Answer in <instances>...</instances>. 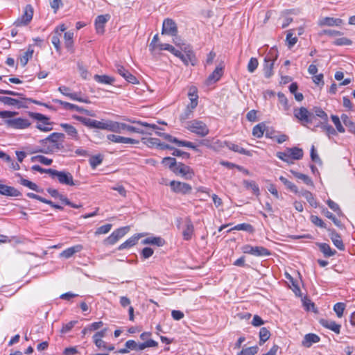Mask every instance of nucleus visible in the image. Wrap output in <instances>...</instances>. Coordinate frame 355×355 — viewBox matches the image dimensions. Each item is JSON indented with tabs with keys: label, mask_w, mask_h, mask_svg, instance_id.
<instances>
[{
	"label": "nucleus",
	"mask_w": 355,
	"mask_h": 355,
	"mask_svg": "<svg viewBox=\"0 0 355 355\" xmlns=\"http://www.w3.org/2000/svg\"><path fill=\"white\" fill-rule=\"evenodd\" d=\"M223 74V66L220 65L216 67L215 70L207 78V85H211L216 83L220 80Z\"/></svg>",
	"instance_id": "nucleus-20"
},
{
	"label": "nucleus",
	"mask_w": 355,
	"mask_h": 355,
	"mask_svg": "<svg viewBox=\"0 0 355 355\" xmlns=\"http://www.w3.org/2000/svg\"><path fill=\"white\" fill-rule=\"evenodd\" d=\"M336 46H350L352 44V41L347 37H340L333 42Z\"/></svg>",
	"instance_id": "nucleus-57"
},
{
	"label": "nucleus",
	"mask_w": 355,
	"mask_h": 355,
	"mask_svg": "<svg viewBox=\"0 0 355 355\" xmlns=\"http://www.w3.org/2000/svg\"><path fill=\"white\" fill-rule=\"evenodd\" d=\"M331 118L332 122L334 123V124L336 126V130L340 133L345 132V130L344 127L343 126V125L341 124L339 117L336 115H331Z\"/></svg>",
	"instance_id": "nucleus-55"
},
{
	"label": "nucleus",
	"mask_w": 355,
	"mask_h": 355,
	"mask_svg": "<svg viewBox=\"0 0 355 355\" xmlns=\"http://www.w3.org/2000/svg\"><path fill=\"white\" fill-rule=\"evenodd\" d=\"M345 304L343 302H338L334 306V311L336 312V315L338 318H342L343 315V312L345 309Z\"/></svg>",
	"instance_id": "nucleus-54"
},
{
	"label": "nucleus",
	"mask_w": 355,
	"mask_h": 355,
	"mask_svg": "<svg viewBox=\"0 0 355 355\" xmlns=\"http://www.w3.org/2000/svg\"><path fill=\"white\" fill-rule=\"evenodd\" d=\"M115 71L120 74L123 78H125L128 83L132 84H136L138 83L137 78L131 74L127 69L124 68L121 64L116 63L115 64Z\"/></svg>",
	"instance_id": "nucleus-16"
},
{
	"label": "nucleus",
	"mask_w": 355,
	"mask_h": 355,
	"mask_svg": "<svg viewBox=\"0 0 355 355\" xmlns=\"http://www.w3.org/2000/svg\"><path fill=\"white\" fill-rule=\"evenodd\" d=\"M242 251L245 254H249L256 257H268L271 254L270 250L263 246L245 245L242 247Z\"/></svg>",
	"instance_id": "nucleus-7"
},
{
	"label": "nucleus",
	"mask_w": 355,
	"mask_h": 355,
	"mask_svg": "<svg viewBox=\"0 0 355 355\" xmlns=\"http://www.w3.org/2000/svg\"><path fill=\"white\" fill-rule=\"evenodd\" d=\"M94 79L98 83L105 85H112L114 82V78L112 76L107 75H95Z\"/></svg>",
	"instance_id": "nucleus-34"
},
{
	"label": "nucleus",
	"mask_w": 355,
	"mask_h": 355,
	"mask_svg": "<svg viewBox=\"0 0 355 355\" xmlns=\"http://www.w3.org/2000/svg\"><path fill=\"white\" fill-rule=\"evenodd\" d=\"M243 184L247 189H251L254 195L258 196L260 194L259 188L254 181L244 180Z\"/></svg>",
	"instance_id": "nucleus-37"
},
{
	"label": "nucleus",
	"mask_w": 355,
	"mask_h": 355,
	"mask_svg": "<svg viewBox=\"0 0 355 355\" xmlns=\"http://www.w3.org/2000/svg\"><path fill=\"white\" fill-rule=\"evenodd\" d=\"M19 183L21 185L26 187L29 188L30 189H32L36 192H41L42 191V189H40L35 183H34L28 180L24 179L21 177Z\"/></svg>",
	"instance_id": "nucleus-43"
},
{
	"label": "nucleus",
	"mask_w": 355,
	"mask_h": 355,
	"mask_svg": "<svg viewBox=\"0 0 355 355\" xmlns=\"http://www.w3.org/2000/svg\"><path fill=\"white\" fill-rule=\"evenodd\" d=\"M4 123L8 128L14 129H24L29 127L31 125L28 119L20 117L6 119Z\"/></svg>",
	"instance_id": "nucleus-10"
},
{
	"label": "nucleus",
	"mask_w": 355,
	"mask_h": 355,
	"mask_svg": "<svg viewBox=\"0 0 355 355\" xmlns=\"http://www.w3.org/2000/svg\"><path fill=\"white\" fill-rule=\"evenodd\" d=\"M278 100L279 103H281L283 106V108L285 111L289 110L291 106L288 104V101L286 96L282 92H279L277 94Z\"/></svg>",
	"instance_id": "nucleus-51"
},
{
	"label": "nucleus",
	"mask_w": 355,
	"mask_h": 355,
	"mask_svg": "<svg viewBox=\"0 0 355 355\" xmlns=\"http://www.w3.org/2000/svg\"><path fill=\"white\" fill-rule=\"evenodd\" d=\"M73 33L71 31L65 32L64 35L65 46L68 50H71L73 45Z\"/></svg>",
	"instance_id": "nucleus-44"
},
{
	"label": "nucleus",
	"mask_w": 355,
	"mask_h": 355,
	"mask_svg": "<svg viewBox=\"0 0 355 355\" xmlns=\"http://www.w3.org/2000/svg\"><path fill=\"white\" fill-rule=\"evenodd\" d=\"M292 174L297 179L301 180L304 184H306L308 186L313 187V182L309 178L307 175L295 171H291Z\"/></svg>",
	"instance_id": "nucleus-38"
},
{
	"label": "nucleus",
	"mask_w": 355,
	"mask_h": 355,
	"mask_svg": "<svg viewBox=\"0 0 355 355\" xmlns=\"http://www.w3.org/2000/svg\"><path fill=\"white\" fill-rule=\"evenodd\" d=\"M107 138L108 140L117 144H138L139 143V141L137 139L116 135H108Z\"/></svg>",
	"instance_id": "nucleus-18"
},
{
	"label": "nucleus",
	"mask_w": 355,
	"mask_h": 355,
	"mask_svg": "<svg viewBox=\"0 0 355 355\" xmlns=\"http://www.w3.org/2000/svg\"><path fill=\"white\" fill-rule=\"evenodd\" d=\"M184 127L191 132L202 137L207 136L209 132L206 123L197 119L187 121Z\"/></svg>",
	"instance_id": "nucleus-3"
},
{
	"label": "nucleus",
	"mask_w": 355,
	"mask_h": 355,
	"mask_svg": "<svg viewBox=\"0 0 355 355\" xmlns=\"http://www.w3.org/2000/svg\"><path fill=\"white\" fill-rule=\"evenodd\" d=\"M170 187L173 192L182 194L189 193L192 190L191 186L188 183L175 180L170 182Z\"/></svg>",
	"instance_id": "nucleus-14"
},
{
	"label": "nucleus",
	"mask_w": 355,
	"mask_h": 355,
	"mask_svg": "<svg viewBox=\"0 0 355 355\" xmlns=\"http://www.w3.org/2000/svg\"><path fill=\"white\" fill-rule=\"evenodd\" d=\"M194 232V226L189 218H187L184 221L182 227V236L184 240L189 241L191 239Z\"/></svg>",
	"instance_id": "nucleus-17"
},
{
	"label": "nucleus",
	"mask_w": 355,
	"mask_h": 355,
	"mask_svg": "<svg viewBox=\"0 0 355 355\" xmlns=\"http://www.w3.org/2000/svg\"><path fill=\"white\" fill-rule=\"evenodd\" d=\"M270 336V333L269 330L266 327H262L259 331V338H260V344L265 343L267 341Z\"/></svg>",
	"instance_id": "nucleus-52"
},
{
	"label": "nucleus",
	"mask_w": 355,
	"mask_h": 355,
	"mask_svg": "<svg viewBox=\"0 0 355 355\" xmlns=\"http://www.w3.org/2000/svg\"><path fill=\"white\" fill-rule=\"evenodd\" d=\"M158 49L159 50L168 51L175 56L180 55V51L175 49L172 45L168 44H158Z\"/></svg>",
	"instance_id": "nucleus-48"
},
{
	"label": "nucleus",
	"mask_w": 355,
	"mask_h": 355,
	"mask_svg": "<svg viewBox=\"0 0 355 355\" xmlns=\"http://www.w3.org/2000/svg\"><path fill=\"white\" fill-rule=\"evenodd\" d=\"M33 51L28 50L20 58V64L22 67H24L28 63L29 59H31L33 56Z\"/></svg>",
	"instance_id": "nucleus-60"
},
{
	"label": "nucleus",
	"mask_w": 355,
	"mask_h": 355,
	"mask_svg": "<svg viewBox=\"0 0 355 355\" xmlns=\"http://www.w3.org/2000/svg\"><path fill=\"white\" fill-rule=\"evenodd\" d=\"M320 337L315 334H307L304 336L302 345L305 347H310L313 343H317L320 341Z\"/></svg>",
	"instance_id": "nucleus-24"
},
{
	"label": "nucleus",
	"mask_w": 355,
	"mask_h": 355,
	"mask_svg": "<svg viewBox=\"0 0 355 355\" xmlns=\"http://www.w3.org/2000/svg\"><path fill=\"white\" fill-rule=\"evenodd\" d=\"M313 112L315 116L320 117L323 121H328V116L327 113L320 107H315L313 108Z\"/></svg>",
	"instance_id": "nucleus-59"
},
{
	"label": "nucleus",
	"mask_w": 355,
	"mask_h": 355,
	"mask_svg": "<svg viewBox=\"0 0 355 355\" xmlns=\"http://www.w3.org/2000/svg\"><path fill=\"white\" fill-rule=\"evenodd\" d=\"M311 221L316 226L320 227L321 228L327 229V225L324 223V221L319 218L318 216L311 215L310 217Z\"/></svg>",
	"instance_id": "nucleus-58"
},
{
	"label": "nucleus",
	"mask_w": 355,
	"mask_h": 355,
	"mask_svg": "<svg viewBox=\"0 0 355 355\" xmlns=\"http://www.w3.org/2000/svg\"><path fill=\"white\" fill-rule=\"evenodd\" d=\"M33 162H39L42 164L46 166H49L52 164L53 160L51 159H49L43 155H37L32 157Z\"/></svg>",
	"instance_id": "nucleus-53"
},
{
	"label": "nucleus",
	"mask_w": 355,
	"mask_h": 355,
	"mask_svg": "<svg viewBox=\"0 0 355 355\" xmlns=\"http://www.w3.org/2000/svg\"><path fill=\"white\" fill-rule=\"evenodd\" d=\"M48 171L52 178L56 177L60 184L69 186L76 185L73 176L69 172L59 171L52 168H48Z\"/></svg>",
	"instance_id": "nucleus-4"
},
{
	"label": "nucleus",
	"mask_w": 355,
	"mask_h": 355,
	"mask_svg": "<svg viewBox=\"0 0 355 355\" xmlns=\"http://www.w3.org/2000/svg\"><path fill=\"white\" fill-rule=\"evenodd\" d=\"M258 352V347L253 346L242 349L237 355H254Z\"/></svg>",
	"instance_id": "nucleus-61"
},
{
	"label": "nucleus",
	"mask_w": 355,
	"mask_h": 355,
	"mask_svg": "<svg viewBox=\"0 0 355 355\" xmlns=\"http://www.w3.org/2000/svg\"><path fill=\"white\" fill-rule=\"evenodd\" d=\"M316 127H320L329 139L331 136L337 135L336 130L328 123V121L320 122Z\"/></svg>",
	"instance_id": "nucleus-27"
},
{
	"label": "nucleus",
	"mask_w": 355,
	"mask_h": 355,
	"mask_svg": "<svg viewBox=\"0 0 355 355\" xmlns=\"http://www.w3.org/2000/svg\"><path fill=\"white\" fill-rule=\"evenodd\" d=\"M322 214L328 218L331 219L333 223L335 224V225H336L337 227H343V224L341 223V222L338 220L335 216L331 212L329 211L327 208H324L322 209Z\"/></svg>",
	"instance_id": "nucleus-49"
},
{
	"label": "nucleus",
	"mask_w": 355,
	"mask_h": 355,
	"mask_svg": "<svg viewBox=\"0 0 355 355\" xmlns=\"http://www.w3.org/2000/svg\"><path fill=\"white\" fill-rule=\"evenodd\" d=\"M329 233V236L334 243V245L340 250H344L345 245L341 239L340 236L334 230L328 229Z\"/></svg>",
	"instance_id": "nucleus-22"
},
{
	"label": "nucleus",
	"mask_w": 355,
	"mask_h": 355,
	"mask_svg": "<svg viewBox=\"0 0 355 355\" xmlns=\"http://www.w3.org/2000/svg\"><path fill=\"white\" fill-rule=\"evenodd\" d=\"M232 230H242L245 231L250 233H252L254 231L253 226L248 223H241L235 225L234 227L227 230V232H230Z\"/></svg>",
	"instance_id": "nucleus-40"
},
{
	"label": "nucleus",
	"mask_w": 355,
	"mask_h": 355,
	"mask_svg": "<svg viewBox=\"0 0 355 355\" xmlns=\"http://www.w3.org/2000/svg\"><path fill=\"white\" fill-rule=\"evenodd\" d=\"M94 344L96 346L103 351H112L114 349V346L113 345H107L104 340L102 339H93Z\"/></svg>",
	"instance_id": "nucleus-39"
},
{
	"label": "nucleus",
	"mask_w": 355,
	"mask_h": 355,
	"mask_svg": "<svg viewBox=\"0 0 355 355\" xmlns=\"http://www.w3.org/2000/svg\"><path fill=\"white\" fill-rule=\"evenodd\" d=\"M320 250L323 253L325 257H330L336 254V251L331 248L330 245L325 243L318 244Z\"/></svg>",
	"instance_id": "nucleus-32"
},
{
	"label": "nucleus",
	"mask_w": 355,
	"mask_h": 355,
	"mask_svg": "<svg viewBox=\"0 0 355 355\" xmlns=\"http://www.w3.org/2000/svg\"><path fill=\"white\" fill-rule=\"evenodd\" d=\"M259 62L257 58H251L248 64V71L250 73H253L257 69Z\"/></svg>",
	"instance_id": "nucleus-63"
},
{
	"label": "nucleus",
	"mask_w": 355,
	"mask_h": 355,
	"mask_svg": "<svg viewBox=\"0 0 355 355\" xmlns=\"http://www.w3.org/2000/svg\"><path fill=\"white\" fill-rule=\"evenodd\" d=\"M176 57L179 58L184 64L188 65L189 63H191L193 66L195 65L196 62V55H193V58H191V56L189 57L187 54L182 53V51H180V55H177Z\"/></svg>",
	"instance_id": "nucleus-47"
},
{
	"label": "nucleus",
	"mask_w": 355,
	"mask_h": 355,
	"mask_svg": "<svg viewBox=\"0 0 355 355\" xmlns=\"http://www.w3.org/2000/svg\"><path fill=\"white\" fill-rule=\"evenodd\" d=\"M137 123L138 125L137 126H132V125H130L124 123L123 129H124V130H126V131H128L130 132H137V133H139V134H147L148 132L146 131L145 130H144L142 128V127H146V128H151L153 130H155L157 128V126L155 124H149L148 123L141 122V121H137Z\"/></svg>",
	"instance_id": "nucleus-9"
},
{
	"label": "nucleus",
	"mask_w": 355,
	"mask_h": 355,
	"mask_svg": "<svg viewBox=\"0 0 355 355\" xmlns=\"http://www.w3.org/2000/svg\"><path fill=\"white\" fill-rule=\"evenodd\" d=\"M82 250L83 246L81 245H76L63 250L60 254V256L65 259H69L74 254L80 252Z\"/></svg>",
	"instance_id": "nucleus-25"
},
{
	"label": "nucleus",
	"mask_w": 355,
	"mask_h": 355,
	"mask_svg": "<svg viewBox=\"0 0 355 355\" xmlns=\"http://www.w3.org/2000/svg\"><path fill=\"white\" fill-rule=\"evenodd\" d=\"M76 119L78 120L85 126L89 128H96L101 130H107L108 128V121H96L91 119L89 118H85L83 116H76Z\"/></svg>",
	"instance_id": "nucleus-6"
},
{
	"label": "nucleus",
	"mask_w": 355,
	"mask_h": 355,
	"mask_svg": "<svg viewBox=\"0 0 355 355\" xmlns=\"http://www.w3.org/2000/svg\"><path fill=\"white\" fill-rule=\"evenodd\" d=\"M277 58V55H273L270 52L264 58L263 72L265 77L269 78L273 74L272 69L275 60Z\"/></svg>",
	"instance_id": "nucleus-8"
},
{
	"label": "nucleus",
	"mask_w": 355,
	"mask_h": 355,
	"mask_svg": "<svg viewBox=\"0 0 355 355\" xmlns=\"http://www.w3.org/2000/svg\"><path fill=\"white\" fill-rule=\"evenodd\" d=\"M295 117H296L303 125H306L313 122L314 119L313 114L311 113L306 107L295 108L293 110Z\"/></svg>",
	"instance_id": "nucleus-5"
},
{
	"label": "nucleus",
	"mask_w": 355,
	"mask_h": 355,
	"mask_svg": "<svg viewBox=\"0 0 355 355\" xmlns=\"http://www.w3.org/2000/svg\"><path fill=\"white\" fill-rule=\"evenodd\" d=\"M53 101L55 103L62 105L63 106V107L67 110H76L80 113H81V111H83V107H79L75 104L65 102V101H63L59 100V99H53Z\"/></svg>",
	"instance_id": "nucleus-30"
},
{
	"label": "nucleus",
	"mask_w": 355,
	"mask_h": 355,
	"mask_svg": "<svg viewBox=\"0 0 355 355\" xmlns=\"http://www.w3.org/2000/svg\"><path fill=\"white\" fill-rule=\"evenodd\" d=\"M129 227H123L114 230L105 241L107 245H114L129 231Z\"/></svg>",
	"instance_id": "nucleus-13"
},
{
	"label": "nucleus",
	"mask_w": 355,
	"mask_h": 355,
	"mask_svg": "<svg viewBox=\"0 0 355 355\" xmlns=\"http://www.w3.org/2000/svg\"><path fill=\"white\" fill-rule=\"evenodd\" d=\"M173 173L175 174H180L186 179H191L194 175L193 170L189 166L181 162L177 164L173 170Z\"/></svg>",
	"instance_id": "nucleus-15"
},
{
	"label": "nucleus",
	"mask_w": 355,
	"mask_h": 355,
	"mask_svg": "<svg viewBox=\"0 0 355 355\" xmlns=\"http://www.w3.org/2000/svg\"><path fill=\"white\" fill-rule=\"evenodd\" d=\"M279 180L286 187L287 189H288L291 191L295 193H299V190H298V188L297 187V186L295 184H294L293 182H291V181L288 180L284 176H280L279 177Z\"/></svg>",
	"instance_id": "nucleus-45"
},
{
	"label": "nucleus",
	"mask_w": 355,
	"mask_h": 355,
	"mask_svg": "<svg viewBox=\"0 0 355 355\" xmlns=\"http://www.w3.org/2000/svg\"><path fill=\"white\" fill-rule=\"evenodd\" d=\"M139 238H140V235H139V234L131 236L128 240H126L125 242L121 243L119 246L118 250H123L124 249L130 248L134 246L135 245L137 244Z\"/></svg>",
	"instance_id": "nucleus-31"
},
{
	"label": "nucleus",
	"mask_w": 355,
	"mask_h": 355,
	"mask_svg": "<svg viewBox=\"0 0 355 355\" xmlns=\"http://www.w3.org/2000/svg\"><path fill=\"white\" fill-rule=\"evenodd\" d=\"M165 241L161 237H149L142 241L143 244H151L157 246H162Z\"/></svg>",
	"instance_id": "nucleus-41"
},
{
	"label": "nucleus",
	"mask_w": 355,
	"mask_h": 355,
	"mask_svg": "<svg viewBox=\"0 0 355 355\" xmlns=\"http://www.w3.org/2000/svg\"><path fill=\"white\" fill-rule=\"evenodd\" d=\"M298 194L303 196L310 204L311 206L313 207H317V202L311 192L307 190H302L301 191H299Z\"/></svg>",
	"instance_id": "nucleus-36"
},
{
	"label": "nucleus",
	"mask_w": 355,
	"mask_h": 355,
	"mask_svg": "<svg viewBox=\"0 0 355 355\" xmlns=\"http://www.w3.org/2000/svg\"><path fill=\"white\" fill-rule=\"evenodd\" d=\"M103 162V157L101 155L92 156L89 159V164L92 168H96Z\"/></svg>",
	"instance_id": "nucleus-56"
},
{
	"label": "nucleus",
	"mask_w": 355,
	"mask_h": 355,
	"mask_svg": "<svg viewBox=\"0 0 355 355\" xmlns=\"http://www.w3.org/2000/svg\"><path fill=\"white\" fill-rule=\"evenodd\" d=\"M291 159L299 160L303 157V150L298 147L286 148Z\"/></svg>",
	"instance_id": "nucleus-26"
},
{
	"label": "nucleus",
	"mask_w": 355,
	"mask_h": 355,
	"mask_svg": "<svg viewBox=\"0 0 355 355\" xmlns=\"http://www.w3.org/2000/svg\"><path fill=\"white\" fill-rule=\"evenodd\" d=\"M327 203L329 208L334 211L336 212L338 216H343V214L337 203L330 199L327 201Z\"/></svg>",
	"instance_id": "nucleus-62"
},
{
	"label": "nucleus",
	"mask_w": 355,
	"mask_h": 355,
	"mask_svg": "<svg viewBox=\"0 0 355 355\" xmlns=\"http://www.w3.org/2000/svg\"><path fill=\"white\" fill-rule=\"evenodd\" d=\"M33 16V8L31 5H27L24 8V14L15 21V25L26 26L32 20Z\"/></svg>",
	"instance_id": "nucleus-11"
},
{
	"label": "nucleus",
	"mask_w": 355,
	"mask_h": 355,
	"mask_svg": "<svg viewBox=\"0 0 355 355\" xmlns=\"http://www.w3.org/2000/svg\"><path fill=\"white\" fill-rule=\"evenodd\" d=\"M190 98V103L187 105V108L191 109L192 111L197 107L198 105V95L196 94V89H190L189 92L188 94Z\"/></svg>",
	"instance_id": "nucleus-33"
},
{
	"label": "nucleus",
	"mask_w": 355,
	"mask_h": 355,
	"mask_svg": "<svg viewBox=\"0 0 355 355\" xmlns=\"http://www.w3.org/2000/svg\"><path fill=\"white\" fill-rule=\"evenodd\" d=\"M0 94H8V95H10V96H20L22 99V100H18V99L12 98L11 97L0 96V102L3 103L5 105H10V106H15L18 108L26 107V104L24 103V101H23V100H25V98L22 97L23 94L21 93H17V92H13L11 90H6V89H0Z\"/></svg>",
	"instance_id": "nucleus-2"
},
{
	"label": "nucleus",
	"mask_w": 355,
	"mask_h": 355,
	"mask_svg": "<svg viewBox=\"0 0 355 355\" xmlns=\"http://www.w3.org/2000/svg\"><path fill=\"white\" fill-rule=\"evenodd\" d=\"M123 125H124V123H123L108 121L107 130H110V131H112L114 132H116V133H121L122 131L124 130Z\"/></svg>",
	"instance_id": "nucleus-35"
},
{
	"label": "nucleus",
	"mask_w": 355,
	"mask_h": 355,
	"mask_svg": "<svg viewBox=\"0 0 355 355\" xmlns=\"http://www.w3.org/2000/svg\"><path fill=\"white\" fill-rule=\"evenodd\" d=\"M110 19V15L107 14L98 15L95 20V26L98 33H104V26L107 21Z\"/></svg>",
	"instance_id": "nucleus-21"
},
{
	"label": "nucleus",
	"mask_w": 355,
	"mask_h": 355,
	"mask_svg": "<svg viewBox=\"0 0 355 355\" xmlns=\"http://www.w3.org/2000/svg\"><path fill=\"white\" fill-rule=\"evenodd\" d=\"M162 163L166 166H168L173 172L177 165L176 159L171 157H164Z\"/></svg>",
	"instance_id": "nucleus-50"
},
{
	"label": "nucleus",
	"mask_w": 355,
	"mask_h": 355,
	"mask_svg": "<svg viewBox=\"0 0 355 355\" xmlns=\"http://www.w3.org/2000/svg\"><path fill=\"white\" fill-rule=\"evenodd\" d=\"M60 37L61 34L59 33L58 28H55L51 37V42L57 51H60Z\"/></svg>",
	"instance_id": "nucleus-42"
},
{
	"label": "nucleus",
	"mask_w": 355,
	"mask_h": 355,
	"mask_svg": "<svg viewBox=\"0 0 355 355\" xmlns=\"http://www.w3.org/2000/svg\"><path fill=\"white\" fill-rule=\"evenodd\" d=\"M319 322L322 327L331 330L332 331L335 332L337 334H339L340 332L341 325L337 324L334 320L322 318L319 320Z\"/></svg>",
	"instance_id": "nucleus-19"
},
{
	"label": "nucleus",
	"mask_w": 355,
	"mask_h": 355,
	"mask_svg": "<svg viewBox=\"0 0 355 355\" xmlns=\"http://www.w3.org/2000/svg\"><path fill=\"white\" fill-rule=\"evenodd\" d=\"M225 144L230 150L234 152L239 153L241 155H245L248 156L251 155V153L249 150L241 147L237 144H233L230 141H225Z\"/></svg>",
	"instance_id": "nucleus-28"
},
{
	"label": "nucleus",
	"mask_w": 355,
	"mask_h": 355,
	"mask_svg": "<svg viewBox=\"0 0 355 355\" xmlns=\"http://www.w3.org/2000/svg\"><path fill=\"white\" fill-rule=\"evenodd\" d=\"M162 34L171 36H175L178 34V27L174 20L170 18L164 20Z\"/></svg>",
	"instance_id": "nucleus-12"
},
{
	"label": "nucleus",
	"mask_w": 355,
	"mask_h": 355,
	"mask_svg": "<svg viewBox=\"0 0 355 355\" xmlns=\"http://www.w3.org/2000/svg\"><path fill=\"white\" fill-rule=\"evenodd\" d=\"M343 24V21L341 19L329 17H324L321 19L319 21V25L328 26H340Z\"/></svg>",
	"instance_id": "nucleus-23"
},
{
	"label": "nucleus",
	"mask_w": 355,
	"mask_h": 355,
	"mask_svg": "<svg viewBox=\"0 0 355 355\" xmlns=\"http://www.w3.org/2000/svg\"><path fill=\"white\" fill-rule=\"evenodd\" d=\"M266 125L264 123H259L256 125L252 129L253 136L261 138L263 137L265 132Z\"/></svg>",
	"instance_id": "nucleus-46"
},
{
	"label": "nucleus",
	"mask_w": 355,
	"mask_h": 355,
	"mask_svg": "<svg viewBox=\"0 0 355 355\" xmlns=\"http://www.w3.org/2000/svg\"><path fill=\"white\" fill-rule=\"evenodd\" d=\"M286 42H288V48L293 47L297 42V38L293 37V34L291 31H289L286 35Z\"/></svg>",
	"instance_id": "nucleus-64"
},
{
	"label": "nucleus",
	"mask_w": 355,
	"mask_h": 355,
	"mask_svg": "<svg viewBox=\"0 0 355 355\" xmlns=\"http://www.w3.org/2000/svg\"><path fill=\"white\" fill-rule=\"evenodd\" d=\"M60 126L64 130L66 133L72 139H74L76 140L78 139V133L75 127L69 123H61Z\"/></svg>",
	"instance_id": "nucleus-29"
},
{
	"label": "nucleus",
	"mask_w": 355,
	"mask_h": 355,
	"mask_svg": "<svg viewBox=\"0 0 355 355\" xmlns=\"http://www.w3.org/2000/svg\"><path fill=\"white\" fill-rule=\"evenodd\" d=\"M64 135L60 132H53L44 139L40 140V146L36 147L33 153H42L52 154L64 148Z\"/></svg>",
	"instance_id": "nucleus-1"
}]
</instances>
